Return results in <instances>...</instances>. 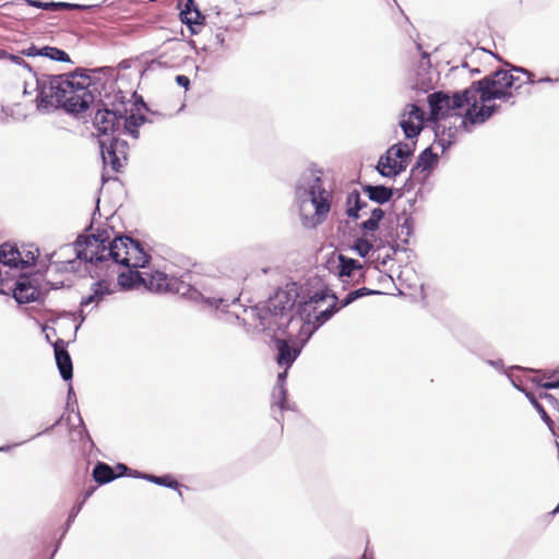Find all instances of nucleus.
I'll use <instances>...</instances> for the list:
<instances>
[{"label": "nucleus", "mask_w": 559, "mask_h": 559, "mask_svg": "<svg viewBox=\"0 0 559 559\" xmlns=\"http://www.w3.org/2000/svg\"><path fill=\"white\" fill-rule=\"evenodd\" d=\"M21 55L26 57H41V47L31 44L21 51Z\"/></svg>", "instance_id": "obj_45"}, {"label": "nucleus", "mask_w": 559, "mask_h": 559, "mask_svg": "<svg viewBox=\"0 0 559 559\" xmlns=\"http://www.w3.org/2000/svg\"><path fill=\"white\" fill-rule=\"evenodd\" d=\"M326 299L337 301V295L329 287H323L313 292V294L309 296L307 300H299L298 302H311V307H314V305L323 302Z\"/></svg>", "instance_id": "obj_35"}, {"label": "nucleus", "mask_w": 559, "mask_h": 559, "mask_svg": "<svg viewBox=\"0 0 559 559\" xmlns=\"http://www.w3.org/2000/svg\"><path fill=\"white\" fill-rule=\"evenodd\" d=\"M133 120L139 124L141 128L143 124L151 122V120L143 114H133Z\"/></svg>", "instance_id": "obj_61"}, {"label": "nucleus", "mask_w": 559, "mask_h": 559, "mask_svg": "<svg viewBox=\"0 0 559 559\" xmlns=\"http://www.w3.org/2000/svg\"><path fill=\"white\" fill-rule=\"evenodd\" d=\"M476 95L477 94H473V98H471L466 104L468 107L465 114L462 115L461 119V126L467 132L472 131L471 127L483 124L491 118L490 112L487 109V103H480V106H478Z\"/></svg>", "instance_id": "obj_17"}, {"label": "nucleus", "mask_w": 559, "mask_h": 559, "mask_svg": "<svg viewBox=\"0 0 559 559\" xmlns=\"http://www.w3.org/2000/svg\"><path fill=\"white\" fill-rule=\"evenodd\" d=\"M27 5L36 9L56 11V1H43V0H22Z\"/></svg>", "instance_id": "obj_42"}, {"label": "nucleus", "mask_w": 559, "mask_h": 559, "mask_svg": "<svg viewBox=\"0 0 559 559\" xmlns=\"http://www.w3.org/2000/svg\"><path fill=\"white\" fill-rule=\"evenodd\" d=\"M519 78L504 69H497L480 80L472 82L469 90L473 94L479 95V103H490L495 99L509 100L514 96L512 87L515 91L522 87L516 84Z\"/></svg>", "instance_id": "obj_5"}, {"label": "nucleus", "mask_w": 559, "mask_h": 559, "mask_svg": "<svg viewBox=\"0 0 559 559\" xmlns=\"http://www.w3.org/2000/svg\"><path fill=\"white\" fill-rule=\"evenodd\" d=\"M388 247L391 249L393 255H395L400 251H406V248H403L395 242H389Z\"/></svg>", "instance_id": "obj_64"}, {"label": "nucleus", "mask_w": 559, "mask_h": 559, "mask_svg": "<svg viewBox=\"0 0 559 559\" xmlns=\"http://www.w3.org/2000/svg\"><path fill=\"white\" fill-rule=\"evenodd\" d=\"M114 469L118 471V473H116L117 478L129 477L130 467L127 466L124 463H117Z\"/></svg>", "instance_id": "obj_54"}, {"label": "nucleus", "mask_w": 559, "mask_h": 559, "mask_svg": "<svg viewBox=\"0 0 559 559\" xmlns=\"http://www.w3.org/2000/svg\"><path fill=\"white\" fill-rule=\"evenodd\" d=\"M143 287L153 293L169 292L170 278L160 271H154L144 276Z\"/></svg>", "instance_id": "obj_23"}, {"label": "nucleus", "mask_w": 559, "mask_h": 559, "mask_svg": "<svg viewBox=\"0 0 559 559\" xmlns=\"http://www.w3.org/2000/svg\"><path fill=\"white\" fill-rule=\"evenodd\" d=\"M486 364L496 368L497 370L507 373L504 370V364L502 359H487Z\"/></svg>", "instance_id": "obj_57"}, {"label": "nucleus", "mask_w": 559, "mask_h": 559, "mask_svg": "<svg viewBox=\"0 0 559 559\" xmlns=\"http://www.w3.org/2000/svg\"><path fill=\"white\" fill-rule=\"evenodd\" d=\"M461 114L452 115V119H440L429 121L432 124V131L435 133V143L441 147V152L448 151L455 142L456 134L461 126Z\"/></svg>", "instance_id": "obj_15"}, {"label": "nucleus", "mask_w": 559, "mask_h": 559, "mask_svg": "<svg viewBox=\"0 0 559 559\" xmlns=\"http://www.w3.org/2000/svg\"><path fill=\"white\" fill-rule=\"evenodd\" d=\"M96 488L95 487H90L88 489H86L80 497V499L76 501V503L72 507V509L70 510V513L68 515V519L63 525V528H62V534L59 538V540L57 542L56 544V547L50 556L49 559H52L53 556L56 555V552L58 551L60 545H61V540L62 538L66 536V534L68 533L70 526L72 525V523L74 522L75 518L78 516V514L81 512L83 506L85 504V502L93 496V493L95 492Z\"/></svg>", "instance_id": "obj_20"}, {"label": "nucleus", "mask_w": 559, "mask_h": 559, "mask_svg": "<svg viewBox=\"0 0 559 559\" xmlns=\"http://www.w3.org/2000/svg\"><path fill=\"white\" fill-rule=\"evenodd\" d=\"M438 162H439L438 154L432 151L431 146H428L419 153L415 165L412 167L413 173L414 171H419V173L430 171L433 167L437 166Z\"/></svg>", "instance_id": "obj_24"}, {"label": "nucleus", "mask_w": 559, "mask_h": 559, "mask_svg": "<svg viewBox=\"0 0 559 559\" xmlns=\"http://www.w3.org/2000/svg\"><path fill=\"white\" fill-rule=\"evenodd\" d=\"M41 57H46L57 62H72L69 53L66 50L49 45L41 47Z\"/></svg>", "instance_id": "obj_34"}, {"label": "nucleus", "mask_w": 559, "mask_h": 559, "mask_svg": "<svg viewBox=\"0 0 559 559\" xmlns=\"http://www.w3.org/2000/svg\"><path fill=\"white\" fill-rule=\"evenodd\" d=\"M187 277H191L190 273L182 274L179 278L173 277L170 278V288L169 292H176L182 297H187L195 302H202L207 308L219 309L228 308L229 300L223 297H211L205 296L199 288L192 285Z\"/></svg>", "instance_id": "obj_12"}, {"label": "nucleus", "mask_w": 559, "mask_h": 559, "mask_svg": "<svg viewBox=\"0 0 559 559\" xmlns=\"http://www.w3.org/2000/svg\"><path fill=\"white\" fill-rule=\"evenodd\" d=\"M52 347L60 377L63 381L70 382L73 378V364L67 349L68 343L62 338H58L55 343H52Z\"/></svg>", "instance_id": "obj_19"}, {"label": "nucleus", "mask_w": 559, "mask_h": 559, "mask_svg": "<svg viewBox=\"0 0 559 559\" xmlns=\"http://www.w3.org/2000/svg\"><path fill=\"white\" fill-rule=\"evenodd\" d=\"M12 296L19 305L44 300L45 293L39 287L37 274H22L14 283Z\"/></svg>", "instance_id": "obj_14"}, {"label": "nucleus", "mask_w": 559, "mask_h": 559, "mask_svg": "<svg viewBox=\"0 0 559 559\" xmlns=\"http://www.w3.org/2000/svg\"><path fill=\"white\" fill-rule=\"evenodd\" d=\"M133 98H134V103H133V106L140 110V109H143L145 110L146 112H152L148 105L146 104V102L144 100V98L139 95L138 93H133Z\"/></svg>", "instance_id": "obj_47"}, {"label": "nucleus", "mask_w": 559, "mask_h": 559, "mask_svg": "<svg viewBox=\"0 0 559 559\" xmlns=\"http://www.w3.org/2000/svg\"><path fill=\"white\" fill-rule=\"evenodd\" d=\"M399 126L401 127L405 139L415 140L419 136L423 131V126L419 123H415L414 120L406 118V115H401V119L399 121Z\"/></svg>", "instance_id": "obj_30"}, {"label": "nucleus", "mask_w": 559, "mask_h": 559, "mask_svg": "<svg viewBox=\"0 0 559 559\" xmlns=\"http://www.w3.org/2000/svg\"><path fill=\"white\" fill-rule=\"evenodd\" d=\"M34 87H35V84H34V81L32 79V76L29 75V78L27 79H24V83H23V95L24 96H29L32 95L35 91H34Z\"/></svg>", "instance_id": "obj_52"}, {"label": "nucleus", "mask_w": 559, "mask_h": 559, "mask_svg": "<svg viewBox=\"0 0 559 559\" xmlns=\"http://www.w3.org/2000/svg\"><path fill=\"white\" fill-rule=\"evenodd\" d=\"M358 559H374L373 551L369 548V540L367 542L364 554Z\"/></svg>", "instance_id": "obj_63"}, {"label": "nucleus", "mask_w": 559, "mask_h": 559, "mask_svg": "<svg viewBox=\"0 0 559 559\" xmlns=\"http://www.w3.org/2000/svg\"><path fill=\"white\" fill-rule=\"evenodd\" d=\"M37 254L28 251L27 258L25 260L22 258V254L15 245H11L9 242H4L0 245V264L10 266V267H24L28 265V262H35L38 257V249H36Z\"/></svg>", "instance_id": "obj_18"}, {"label": "nucleus", "mask_w": 559, "mask_h": 559, "mask_svg": "<svg viewBox=\"0 0 559 559\" xmlns=\"http://www.w3.org/2000/svg\"><path fill=\"white\" fill-rule=\"evenodd\" d=\"M337 260V275L340 277H352L355 271L361 270L364 267L362 263H360L358 260L344 254H338Z\"/></svg>", "instance_id": "obj_27"}, {"label": "nucleus", "mask_w": 559, "mask_h": 559, "mask_svg": "<svg viewBox=\"0 0 559 559\" xmlns=\"http://www.w3.org/2000/svg\"><path fill=\"white\" fill-rule=\"evenodd\" d=\"M180 20H185L186 17H192L200 20H205V15L201 12L198 3L194 0H186L182 8H180L179 12Z\"/></svg>", "instance_id": "obj_36"}, {"label": "nucleus", "mask_w": 559, "mask_h": 559, "mask_svg": "<svg viewBox=\"0 0 559 559\" xmlns=\"http://www.w3.org/2000/svg\"><path fill=\"white\" fill-rule=\"evenodd\" d=\"M354 292H355L357 299L367 297V296L383 295V292L378 290V289H371L368 287H360V288L354 289Z\"/></svg>", "instance_id": "obj_44"}, {"label": "nucleus", "mask_w": 559, "mask_h": 559, "mask_svg": "<svg viewBox=\"0 0 559 559\" xmlns=\"http://www.w3.org/2000/svg\"><path fill=\"white\" fill-rule=\"evenodd\" d=\"M298 292L293 284L290 289L277 288L265 301L255 305L252 310L259 320V325L263 330L294 333L289 331L292 326H297V331L306 334L309 341L316 331L333 318L340 310L337 301L332 302L319 312L311 302H296Z\"/></svg>", "instance_id": "obj_1"}, {"label": "nucleus", "mask_w": 559, "mask_h": 559, "mask_svg": "<svg viewBox=\"0 0 559 559\" xmlns=\"http://www.w3.org/2000/svg\"><path fill=\"white\" fill-rule=\"evenodd\" d=\"M538 397L542 399V400H545L548 403V405H550L551 407H554V408L559 411V401L552 394L547 393V392H540L538 394Z\"/></svg>", "instance_id": "obj_46"}, {"label": "nucleus", "mask_w": 559, "mask_h": 559, "mask_svg": "<svg viewBox=\"0 0 559 559\" xmlns=\"http://www.w3.org/2000/svg\"><path fill=\"white\" fill-rule=\"evenodd\" d=\"M506 374H507L508 379L510 380V382H511V384H512V386H513L514 389H516L518 391L522 392L523 394H524V392H531L530 390L525 389V388H524V386H522L520 383H518V382L513 379V377H512L511 374H509V373H506Z\"/></svg>", "instance_id": "obj_62"}, {"label": "nucleus", "mask_w": 559, "mask_h": 559, "mask_svg": "<svg viewBox=\"0 0 559 559\" xmlns=\"http://www.w3.org/2000/svg\"><path fill=\"white\" fill-rule=\"evenodd\" d=\"M350 250L360 258H368L372 251H374L373 242L367 236L357 237L353 245L349 247Z\"/></svg>", "instance_id": "obj_31"}, {"label": "nucleus", "mask_w": 559, "mask_h": 559, "mask_svg": "<svg viewBox=\"0 0 559 559\" xmlns=\"http://www.w3.org/2000/svg\"><path fill=\"white\" fill-rule=\"evenodd\" d=\"M400 215L404 216V221L400 225L401 235L405 234L407 238H411L415 230V221L412 215L406 212V210H403Z\"/></svg>", "instance_id": "obj_40"}, {"label": "nucleus", "mask_w": 559, "mask_h": 559, "mask_svg": "<svg viewBox=\"0 0 559 559\" xmlns=\"http://www.w3.org/2000/svg\"><path fill=\"white\" fill-rule=\"evenodd\" d=\"M536 385L544 390H554L559 389V379L552 381L542 382L540 380L535 381Z\"/></svg>", "instance_id": "obj_53"}, {"label": "nucleus", "mask_w": 559, "mask_h": 559, "mask_svg": "<svg viewBox=\"0 0 559 559\" xmlns=\"http://www.w3.org/2000/svg\"><path fill=\"white\" fill-rule=\"evenodd\" d=\"M372 237L374 238L373 241H372L373 242V247H374V251H379L382 248L388 247V243H389L388 240L382 239V238H376L373 235H372Z\"/></svg>", "instance_id": "obj_60"}, {"label": "nucleus", "mask_w": 559, "mask_h": 559, "mask_svg": "<svg viewBox=\"0 0 559 559\" xmlns=\"http://www.w3.org/2000/svg\"><path fill=\"white\" fill-rule=\"evenodd\" d=\"M384 211L381 207H374L370 217L361 222L358 227L361 231V236H367L368 233H374L379 229L381 221L384 218Z\"/></svg>", "instance_id": "obj_28"}, {"label": "nucleus", "mask_w": 559, "mask_h": 559, "mask_svg": "<svg viewBox=\"0 0 559 559\" xmlns=\"http://www.w3.org/2000/svg\"><path fill=\"white\" fill-rule=\"evenodd\" d=\"M471 98L473 96L469 86L453 93L436 91L429 94L427 97L429 107L428 120L452 119V115L456 114L455 110L465 107Z\"/></svg>", "instance_id": "obj_8"}, {"label": "nucleus", "mask_w": 559, "mask_h": 559, "mask_svg": "<svg viewBox=\"0 0 559 559\" xmlns=\"http://www.w3.org/2000/svg\"><path fill=\"white\" fill-rule=\"evenodd\" d=\"M117 292L116 285L107 280H97L92 283L90 287V293L81 298L80 301V322L75 326V332L79 330L81 324L86 319V313H84V308L93 305L94 308H97L108 296L115 294Z\"/></svg>", "instance_id": "obj_16"}, {"label": "nucleus", "mask_w": 559, "mask_h": 559, "mask_svg": "<svg viewBox=\"0 0 559 559\" xmlns=\"http://www.w3.org/2000/svg\"><path fill=\"white\" fill-rule=\"evenodd\" d=\"M100 4H81V3H72L66 1H56V11L57 10H76V11H92L94 9H99Z\"/></svg>", "instance_id": "obj_39"}, {"label": "nucleus", "mask_w": 559, "mask_h": 559, "mask_svg": "<svg viewBox=\"0 0 559 559\" xmlns=\"http://www.w3.org/2000/svg\"><path fill=\"white\" fill-rule=\"evenodd\" d=\"M272 341L274 342L276 356L275 361L280 367L289 369L295 360L299 357L304 346L309 342L306 340V334L297 331V326H292L289 331L294 333H285L280 331H272Z\"/></svg>", "instance_id": "obj_9"}, {"label": "nucleus", "mask_w": 559, "mask_h": 559, "mask_svg": "<svg viewBox=\"0 0 559 559\" xmlns=\"http://www.w3.org/2000/svg\"><path fill=\"white\" fill-rule=\"evenodd\" d=\"M122 134H129L133 139L138 140L140 136V127L139 124L133 120V114L127 115L124 114V117L122 118V121H120V131L118 132V135Z\"/></svg>", "instance_id": "obj_33"}, {"label": "nucleus", "mask_w": 559, "mask_h": 559, "mask_svg": "<svg viewBox=\"0 0 559 559\" xmlns=\"http://www.w3.org/2000/svg\"><path fill=\"white\" fill-rule=\"evenodd\" d=\"M182 24H185L190 31L191 35H197L200 33V26L205 24V20H198L192 17H186L185 20H180Z\"/></svg>", "instance_id": "obj_43"}, {"label": "nucleus", "mask_w": 559, "mask_h": 559, "mask_svg": "<svg viewBox=\"0 0 559 559\" xmlns=\"http://www.w3.org/2000/svg\"><path fill=\"white\" fill-rule=\"evenodd\" d=\"M148 476H150L148 473H144V472H141V471H138V469L130 468V472H129V477H131V478L144 479V480L147 481V477Z\"/></svg>", "instance_id": "obj_59"}, {"label": "nucleus", "mask_w": 559, "mask_h": 559, "mask_svg": "<svg viewBox=\"0 0 559 559\" xmlns=\"http://www.w3.org/2000/svg\"><path fill=\"white\" fill-rule=\"evenodd\" d=\"M519 78L504 69H497L480 80L472 82L469 90L473 94L479 95V103H490L495 99L509 100L514 96L512 87L515 91L522 87L516 84Z\"/></svg>", "instance_id": "obj_4"}, {"label": "nucleus", "mask_w": 559, "mask_h": 559, "mask_svg": "<svg viewBox=\"0 0 559 559\" xmlns=\"http://www.w3.org/2000/svg\"><path fill=\"white\" fill-rule=\"evenodd\" d=\"M118 133H114L107 139H98V145L103 163L109 164L111 169L119 173L122 168V159H127L129 144L120 138Z\"/></svg>", "instance_id": "obj_13"}, {"label": "nucleus", "mask_w": 559, "mask_h": 559, "mask_svg": "<svg viewBox=\"0 0 559 559\" xmlns=\"http://www.w3.org/2000/svg\"><path fill=\"white\" fill-rule=\"evenodd\" d=\"M92 476L98 485H106L117 479L116 472L109 464L97 461L93 467Z\"/></svg>", "instance_id": "obj_25"}, {"label": "nucleus", "mask_w": 559, "mask_h": 559, "mask_svg": "<svg viewBox=\"0 0 559 559\" xmlns=\"http://www.w3.org/2000/svg\"><path fill=\"white\" fill-rule=\"evenodd\" d=\"M361 190L371 202L383 205L391 201L395 188L384 185L364 183L361 185Z\"/></svg>", "instance_id": "obj_21"}, {"label": "nucleus", "mask_w": 559, "mask_h": 559, "mask_svg": "<svg viewBox=\"0 0 559 559\" xmlns=\"http://www.w3.org/2000/svg\"><path fill=\"white\" fill-rule=\"evenodd\" d=\"M175 81L180 87H183L185 90H188L190 86V79L185 74L176 75Z\"/></svg>", "instance_id": "obj_56"}, {"label": "nucleus", "mask_w": 559, "mask_h": 559, "mask_svg": "<svg viewBox=\"0 0 559 559\" xmlns=\"http://www.w3.org/2000/svg\"><path fill=\"white\" fill-rule=\"evenodd\" d=\"M147 481L155 484L157 486L174 489L178 492L180 497H182V492L179 489L180 484L170 474H165L160 476L150 474V476L147 477Z\"/></svg>", "instance_id": "obj_32"}, {"label": "nucleus", "mask_w": 559, "mask_h": 559, "mask_svg": "<svg viewBox=\"0 0 559 559\" xmlns=\"http://www.w3.org/2000/svg\"><path fill=\"white\" fill-rule=\"evenodd\" d=\"M94 228L91 222L73 242L75 259L91 264H98L111 260L107 257L110 240V233L107 228H98L96 233L91 234Z\"/></svg>", "instance_id": "obj_6"}, {"label": "nucleus", "mask_w": 559, "mask_h": 559, "mask_svg": "<svg viewBox=\"0 0 559 559\" xmlns=\"http://www.w3.org/2000/svg\"><path fill=\"white\" fill-rule=\"evenodd\" d=\"M413 88L420 92V93H428L430 90H431V83L430 82H425V81H421V82H416L414 85H413Z\"/></svg>", "instance_id": "obj_55"}, {"label": "nucleus", "mask_w": 559, "mask_h": 559, "mask_svg": "<svg viewBox=\"0 0 559 559\" xmlns=\"http://www.w3.org/2000/svg\"><path fill=\"white\" fill-rule=\"evenodd\" d=\"M524 395L528 400L531 405L535 408V411L539 414L540 419L543 420V423L548 427L550 432L555 436L556 435V432H555V423L550 418L548 413L546 412V409L543 406V404L539 403V401L537 400L536 395L532 391L531 392H524Z\"/></svg>", "instance_id": "obj_29"}, {"label": "nucleus", "mask_w": 559, "mask_h": 559, "mask_svg": "<svg viewBox=\"0 0 559 559\" xmlns=\"http://www.w3.org/2000/svg\"><path fill=\"white\" fill-rule=\"evenodd\" d=\"M413 153L414 151L407 143L400 141L380 155L376 170L384 178L394 179L406 170Z\"/></svg>", "instance_id": "obj_11"}, {"label": "nucleus", "mask_w": 559, "mask_h": 559, "mask_svg": "<svg viewBox=\"0 0 559 559\" xmlns=\"http://www.w3.org/2000/svg\"><path fill=\"white\" fill-rule=\"evenodd\" d=\"M78 418H79V424L81 427V431H80L81 438H85L90 442L91 448L95 447V443H94L93 439L91 438L88 430L83 421V418L81 417L79 412H78Z\"/></svg>", "instance_id": "obj_48"}, {"label": "nucleus", "mask_w": 559, "mask_h": 559, "mask_svg": "<svg viewBox=\"0 0 559 559\" xmlns=\"http://www.w3.org/2000/svg\"><path fill=\"white\" fill-rule=\"evenodd\" d=\"M322 170L311 165L305 169L295 186L300 221L306 228L322 224L331 209L330 195L324 188Z\"/></svg>", "instance_id": "obj_3"}, {"label": "nucleus", "mask_w": 559, "mask_h": 559, "mask_svg": "<svg viewBox=\"0 0 559 559\" xmlns=\"http://www.w3.org/2000/svg\"><path fill=\"white\" fill-rule=\"evenodd\" d=\"M32 76L36 91L34 103L37 111L49 114L62 109L74 117L85 112L96 102L88 70L76 68L61 74L38 73L24 60L21 64Z\"/></svg>", "instance_id": "obj_2"}, {"label": "nucleus", "mask_w": 559, "mask_h": 559, "mask_svg": "<svg viewBox=\"0 0 559 559\" xmlns=\"http://www.w3.org/2000/svg\"><path fill=\"white\" fill-rule=\"evenodd\" d=\"M119 104H112L109 108L102 99L96 104V111L93 118V126L98 132L99 139H107L120 131V121L126 114L124 96L121 92L116 95Z\"/></svg>", "instance_id": "obj_10"}, {"label": "nucleus", "mask_w": 559, "mask_h": 559, "mask_svg": "<svg viewBox=\"0 0 559 559\" xmlns=\"http://www.w3.org/2000/svg\"><path fill=\"white\" fill-rule=\"evenodd\" d=\"M367 202L361 199L357 190H353L346 197V214L353 221H357L360 217L359 212L367 207Z\"/></svg>", "instance_id": "obj_26"}, {"label": "nucleus", "mask_w": 559, "mask_h": 559, "mask_svg": "<svg viewBox=\"0 0 559 559\" xmlns=\"http://www.w3.org/2000/svg\"><path fill=\"white\" fill-rule=\"evenodd\" d=\"M287 370L288 369L285 368L284 371L278 372V374H277V382H276L275 389L286 388L285 383H286V379H287V376H288V371Z\"/></svg>", "instance_id": "obj_58"}, {"label": "nucleus", "mask_w": 559, "mask_h": 559, "mask_svg": "<svg viewBox=\"0 0 559 559\" xmlns=\"http://www.w3.org/2000/svg\"><path fill=\"white\" fill-rule=\"evenodd\" d=\"M418 173L419 171H414L413 173V168H411L409 176L405 180L404 185L402 186V193H408L412 190H414L415 186H416V183L418 181H420L421 183L425 182V180L427 179V175L419 179L418 178Z\"/></svg>", "instance_id": "obj_41"}, {"label": "nucleus", "mask_w": 559, "mask_h": 559, "mask_svg": "<svg viewBox=\"0 0 559 559\" xmlns=\"http://www.w3.org/2000/svg\"><path fill=\"white\" fill-rule=\"evenodd\" d=\"M107 257L121 266L144 269L151 262V255L144 250L140 240L117 234L109 243Z\"/></svg>", "instance_id": "obj_7"}, {"label": "nucleus", "mask_w": 559, "mask_h": 559, "mask_svg": "<svg viewBox=\"0 0 559 559\" xmlns=\"http://www.w3.org/2000/svg\"><path fill=\"white\" fill-rule=\"evenodd\" d=\"M127 271L120 272L117 278V285L123 292L132 290L143 286L144 275L133 266L127 267Z\"/></svg>", "instance_id": "obj_22"}, {"label": "nucleus", "mask_w": 559, "mask_h": 559, "mask_svg": "<svg viewBox=\"0 0 559 559\" xmlns=\"http://www.w3.org/2000/svg\"><path fill=\"white\" fill-rule=\"evenodd\" d=\"M356 300L357 297L355 295V292L350 290L341 301L337 299V307H341V309H343Z\"/></svg>", "instance_id": "obj_50"}, {"label": "nucleus", "mask_w": 559, "mask_h": 559, "mask_svg": "<svg viewBox=\"0 0 559 559\" xmlns=\"http://www.w3.org/2000/svg\"><path fill=\"white\" fill-rule=\"evenodd\" d=\"M0 58H7L16 66H21L24 62L22 56L9 53L5 50H0Z\"/></svg>", "instance_id": "obj_49"}, {"label": "nucleus", "mask_w": 559, "mask_h": 559, "mask_svg": "<svg viewBox=\"0 0 559 559\" xmlns=\"http://www.w3.org/2000/svg\"><path fill=\"white\" fill-rule=\"evenodd\" d=\"M67 399H68L67 406L71 407V411L73 412L74 411L73 406L75 405L78 407V401H76L75 392L71 384H69V386H68Z\"/></svg>", "instance_id": "obj_51"}, {"label": "nucleus", "mask_w": 559, "mask_h": 559, "mask_svg": "<svg viewBox=\"0 0 559 559\" xmlns=\"http://www.w3.org/2000/svg\"><path fill=\"white\" fill-rule=\"evenodd\" d=\"M401 115H406V118L417 121V123L421 126L426 117L425 110L414 103L407 104L404 108V111Z\"/></svg>", "instance_id": "obj_37"}, {"label": "nucleus", "mask_w": 559, "mask_h": 559, "mask_svg": "<svg viewBox=\"0 0 559 559\" xmlns=\"http://www.w3.org/2000/svg\"><path fill=\"white\" fill-rule=\"evenodd\" d=\"M273 406H277L281 412L290 409L288 402V393L286 388L274 389L273 392Z\"/></svg>", "instance_id": "obj_38"}]
</instances>
